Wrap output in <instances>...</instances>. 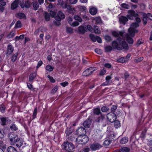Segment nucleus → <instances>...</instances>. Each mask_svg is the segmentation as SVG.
Wrapping results in <instances>:
<instances>
[{"mask_svg":"<svg viewBox=\"0 0 152 152\" xmlns=\"http://www.w3.org/2000/svg\"><path fill=\"white\" fill-rule=\"evenodd\" d=\"M123 32L122 31H114L112 33V35L117 38V42L113 41L112 43V46L114 48H115L118 50L123 49L128 50L129 47L127 44L124 41L125 39L130 44L133 43L134 41L130 37L128 34L126 36V38L123 36Z\"/></svg>","mask_w":152,"mask_h":152,"instance_id":"nucleus-1","label":"nucleus"},{"mask_svg":"<svg viewBox=\"0 0 152 152\" xmlns=\"http://www.w3.org/2000/svg\"><path fill=\"white\" fill-rule=\"evenodd\" d=\"M139 26V24L136 22L132 23L131 25V27L129 29V35L132 37H134L135 34L138 32V31L134 28Z\"/></svg>","mask_w":152,"mask_h":152,"instance_id":"nucleus-2","label":"nucleus"},{"mask_svg":"<svg viewBox=\"0 0 152 152\" xmlns=\"http://www.w3.org/2000/svg\"><path fill=\"white\" fill-rule=\"evenodd\" d=\"M62 145L64 149L68 152H72L74 151L75 147L72 143L66 142H64Z\"/></svg>","mask_w":152,"mask_h":152,"instance_id":"nucleus-3","label":"nucleus"},{"mask_svg":"<svg viewBox=\"0 0 152 152\" xmlns=\"http://www.w3.org/2000/svg\"><path fill=\"white\" fill-rule=\"evenodd\" d=\"M76 140L77 142L79 144H83L88 141L89 139L86 135H80L76 138Z\"/></svg>","mask_w":152,"mask_h":152,"instance_id":"nucleus-4","label":"nucleus"},{"mask_svg":"<svg viewBox=\"0 0 152 152\" xmlns=\"http://www.w3.org/2000/svg\"><path fill=\"white\" fill-rule=\"evenodd\" d=\"M9 141L12 145H14L15 142L18 138V135L14 132L10 133L8 135Z\"/></svg>","mask_w":152,"mask_h":152,"instance_id":"nucleus-5","label":"nucleus"},{"mask_svg":"<svg viewBox=\"0 0 152 152\" xmlns=\"http://www.w3.org/2000/svg\"><path fill=\"white\" fill-rule=\"evenodd\" d=\"M59 5L61 6L63 8H69V12L71 13V11H72V12L73 13V11H74V9L73 8H71L69 7V5L67 4L66 3H65L63 0H58Z\"/></svg>","mask_w":152,"mask_h":152,"instance_id":"nucleus-6","label":"nucleus"},{"mask_svg":"<svg viewBox=\"0 0 152 152\" xmlns=\"http://www.w3.org/2000/svg\"><path fill=\"white\" fill-rule=\"evenodd\" d=\"M96 70V67H90L85 70L83 73V76H87L91 75L94 71Z\"/></svg>","mask_w":152,"mask_h":152,"instance_id":"nucleus-7","label":"nucleus"},{"mask_svg":"<svg viewBox=\"0 0 152 152\" xmlns=\"http://www.w3.org/2000/svg\"><path fill=\"white\" fill-rule=\"evenodd\" d=\"M128 13L129 14L126 15V17L130 20H133V17H135L138 15L137 13H136L134 11L132 10H129L128 11Z\"/></svg>","mask_w":152,"mask_h":152,"instance_id":"nucleus-8","label":"nucleus"},{"mask_svg":"<svg viewBox=\"0 0 152 152\" xmlns=\"http://www.w3.org/2000/svg\"><path fill=\"white\" fill-rule=\"evenodd\" d=\"M107 118L110 122L112 123L115 121L116 117L114 113H110L107 115Z\"/></svg>","mask_w":152,"mask_h":152,"instance_id":"nucleus-9","label":"nucleus"},{"mask_svg":"<svg viewBox=\"0 0 152 152\" xmlns=\"http://www.w3.org/2000/svg\"><path fill=\"white\" fill-rule=\"evenodd\" d=\"M65 17L64 14L61 11H58L57 15L55 17L56 20L58 21H61V19H64Z\"/></svg>","mask_w":152,"mask_h":152,"instance_id":"nucleus-10","label":"nucleus"},{"mask_svg":"<svg viewBox=\"0 0 152 152\" xmlns=\"http://www.w3.org/2000/svg\"><path fill=\"white\" fill-rule=\"evenodd\" d=\"M21 3V1L19 0H15L11 4V9L14 10L17 8L19 4L20 5V3Z\"/></svg>","mask_w":152,"mask_h":152,"instance_id":"nucleus-11","label":"nucleus"},{"mask_svg":"<svg viewBox=\"0 0 152 152\" xmlns=\"http://www.w3.org/2000/svg\"><path fill=\"white\" fill-rule=\"evenodd\" d=\"M102 147V145L99 143H94L91 145L90 148L93 150H98Z\"/></svg>","mask_w":152,"mask_h":152,"instance_id":"nucleus-12","label":"nucleus"},{"mask_svg":"<svg viewBox=\"0 0 152 152\" xmlns=\"http://www.w3.org/2000/svg\"><path fill=\"white\" fill-rule=\"evenodd\" d=\"M77 134L80 135H85L86 130L85 128L83 127H80L76 130Z\"/></svg>","mask_w":152,"mask_h":152,"instance_id":"nucleus-13","label":"nucleus"},{"mask_svg":"<svg viewBox=\"0 0 152 152\" xmlns=\"http://www.w3.org/2000/svg\"><path fill=\"white\" fill-rule=\"evenodd\" d=\"M20 6L22 8H23L24 7L29 8L31 7V2L28 1H26L24 4L23 1H21V3H20Z\"/></svg>","mask_w":152,"mask_h":152,"instance_id":"nucleus-14","label":"nucleus"},{"mask_svg":"<svg viewBox=\"0 0 152 152\" xmlns=\"http://www.w3.org/2000/svg\"><path fill=\"white\" fill-rule=\"evenodd\" d=\"M92 122L91 118H88L83 123V126L86 128L89 127Z\"/></svg>","mask_w":152,"mask_h":152,"instance_id":"nucleus-15","label":"nucleus"},{"mask_svg":"<svg viewBox=\"0 0 152 152\" xmlns=\"http://www.w3.org/2000/svg\"><path fill=\"white\" fill-rule=\"evenodd\" d=\"M78 31L80 34H83L86 32L87 31L86 27V26H80L78 28Z\"/></svg>","mask_w":152,"mask_h":152,"instance_id":"nucleus-16","label":"nucleus"},{"mask_svg":"<svg viewBox=\"0 0 152 152\" xmlns=\"http://www.w3.org/2000/svg\"><path fill=\"white\" fill-rule=\"evenodd\" d=\"M15 143L16 146L18 148H20L22 146L23 141L22 139L18 137L16 140Z\"/></svg>","mask_w":152,"mask_h":152,"instance_id":"nucleus-17","label":"nucleus"},{"mask_svg":"<svg viewBox=\"0 0 152 152\" xmlns=\"http://www.w3.org/2000/svg\"><path fill=\"white\" fill-rule=\"evenodd\" d=\"M128 20V18L126 17L121 16L119 18V20L120 23L123 24L125 25L126 22Z\"/></svg>","mask_w":152,"mask_h":152,"instance_id":"nucleus-18","label":"nucleus"},{"mask_svg":"<svg viewBox=\"0 0 152 152\" xmlns=\"http://www.w3.org/2000/svg\"><path fill=\"white\" fill-rule=\"evenodd\" d=\"M8 118H7L4 117L0 118V123L2 125L4 126L6 124V122L8 121Z\"/></svg>","mask_w":152,"mask_h":152,"instance_id":"nucleus-19","label":"nucleus"},{"mask_svg":"<svg viewBox=\"0 0 152 152\" xmlns=\"http://www.w3.org/2000/svg\"><path fill=\"white\" fill-rule=\"evenodd\" d=\"M13 50L14 48L11 45H8L7 54V55L11 54L13 52Z\"/></svg>","mask_w":152,"mask_h":152,"instance_id":"nucleus-20","label":"nucleus"},{"mask_svg":"<svg viewBox=\"0 0 152 152\" xmlns=\"http://www.w3.org/2000/svg\"><path fill=\"white\" fill-rule=\"evenodd\" d=\"M7 152H17L16 149L12 146H10L8 147L7 149Z\"/></svg>","mask_w":152,"mask_h":152,"instance_id":"nucleus-21","label":"nucleus"},{"mask_svg":"<svg viewBox=\"0 0 152 152\" xmlns=\"http://www.w3.org/2000/svg\"><path fill=\"white\" fill-rule=\"evenodd\" d=\"M93 113L95 115H99L101 113L100 109L99 108H94L93 110Z\"/></svg>","mask_w":152,"mask_h":152,"instance_id":"nucleus-22","label":"nucleus"},{"mask_svg":"<svg viewBox=\"0 0 152 152\" xmlns=\"http://www.w3.org/2000/svg\"><path fill=\"white\" fill-rule=\"evenodd\" d=\"M93 31L95 33L97 34H99L101 32L99 28L96 25H94V26Z\"/></svg>","mask_w":152,"mask_h":152,"instance_id":"nucleus-23","label":"nucleus"},{"mask_svg":"<svg viewBox=\"0 0 152 152\" xmlns=\"http://www.w3.org/2000/svg\"><path fill=\"white\" fill-rule=\"evenodd\" d=\"M37 75V72H34V73H32L31 74H30V75H29V81L30 82L31 81H32L34 79V77L36 76Z\"/></svg>","mask_w":152,"mask_h":152,"instance_id":"nucleus-24","label":"nucleus"},{"mask_svg":"<svg viewBox=\"0 0 152 152\" xmlns=\"http://www.w3.org/2000/svg\"><path fill=\"white\" fill-rule=\"evenodd\" d=\"M89 12L92 15H94L96 14L97 10L96 8L93 7L90 9Z\"/></svg>","mask_w":152,"mask_h":152,"instance_id":"nucleus-25","label":"nucleus"},{"mask_svg":"<svg viewBox=\"0 0 152 152\" xmlns=\"http://www.w3.org/2000/svg\"><path fill=\"white\" fill-rule=\"evenodd\" d=\"M128 138L126 137H124L122 138L120 140V142L121 144H124L126 143L128 141Z\"/></svg>","mask_w":152,"mask_h":152,"instance_id":"nucleus-26","label":"nucleus"},{"mask_svg":"<svg viewBox=\"0 0 152 152\" xmlns=\"http://www.w3.org/2000/svg\"><path fill=\"white\" fill-rule=\"evenodd\" d=\"M113 122L115 128H118L121 126V124L119 121L115 120Z\"/></svg>","mask_w":152,"mask_h":152,"instance_id":"nucleus-27","label":"nucleus"},{"mask_svg":"<svg viewBox=\"0 0 152 152\" xmlns=\"http://www.w3.org/2000/svg\"><path fill=\"white\" fill-rule=\"evenodd\" d=\"M146 14L145 13H143V24L145 25L147 22V18L146 17Z\"/></svg>","mask_w":152,"mask_h":152,"instance_id":"nucleus-28","label":"nucleus"},{"mask_svg":"<svg viewBox=\"0 0 152 152\" xmlns=\"http://www.w3.org/2000/svg\"><path fill=\"white\" fill-rule=\"evenodd\" d=\"M18 55V53H16L12 55L11 58V60L12 62H14L16 61Z\"/></svg>","mask_w":152,"mask_h":152,"instance_id":"nucleus-29","label":"nucleus"},{"mask_svg":"<svg viewBox=\"0 0 152 152\" xmlns=\"http://www.w3.org/2000/svg\"><path fill=\"white\" fill-rule=\"evenodd\" d=\"M54 69V68L53 66L49 65H47L46 67V69L49 72L52 71Z\"/></svg>","mask_w":152,"mask_h":152,"instance_id":"nucleus-30","label":"nucleus"},{"mask_svg":"<svg viewBox=\"0 0 152 152\" xmlns=\"http://www.w3.org/2000/svg\"><path fill=\"white\" fill-rule=\"evenodd\" d=\"M94 20L96 23H100L101 22V19L100 17H97L94 18Z\"/></svg>","mask_w":152,"mask_h":152,"instance_id":"nucleus-31","label":"nucleus"},{"mask_svg":"<svg viewBox=\"0 0 152 152\" xmlns=\"http://www.w3.org/2000/svg\"><path fill=\"white\" fill-rule=\"evenodd\" d=\"M17 17L19 18H24L26 17V16L24 13H19L17 14Z\"/></svg>","mask_w":152,"mask_h":152,"instance_id":"nucleus-32","label":"nucleus"},{"mask_svg":"<svg viewBox=\"0 0 152 152\" xmlns=\"http://www.w3.org/2000/svg\"><path fill=\"white\" fill-rule=\"evenodd\" d=\"M44 17L46 21H48L50 19V15L47 12H45Z\"/></svg>","mask_w":152,"mask_h":152,"instance_id":"nucleus-33","label":"nucleus"},{"mask_svg":"<svg viewBox=\"0 0 152 152\" xmlns=\"http://www.w3.org/2000/svg\"><path fill=\"white\" fill-rule=\"evenodd\" d=\"M121 150L122 152H129L130 151V149L126 147H123L121 148Z\"/></svg>","mask_w":152,"mask_h":152,"instance_id":"nucleus-34","label":"nucleus"},{"mask_svg":"<svg viewBox=\"0 0 152 152\" xmlns=\"http://www.w3.org/2000/svg\"><path fill=\"white\" fill-rule=\"evenodd\" d=\"M72 131L70 129L67 128L66 131V137H67L69 136L71 134Z\"/></svg>","mask_w":152,"mask_h":152,"instance_id":"nucleus-35","label":"nucleus"},{"mask_svg":"<svg viewBox=\"0 0 152 152\" xmlns=\"http://www.w3.org/2000/svg\"><path fill=\"white\" fill-rule=\"evenodd\" d=\"M21 26L22 25L20 21V20H18L16 23L15 28H20L21 27Z\"/></svg>","mask_w":152,"mask_h":152,"instance_id":"nucleus-36","label":"nucleus"},{"mask_svg":"<svg viewBox=\"0 0 152 152\" xmlns=\"http://www.w3.org/2000/svg\"><path fill=\"white\" fill-rule=\"evenodd\" d=\"M86 27L87 31L88 30L89 31L91 32L93 31V29L91 25H88L86 26Z\"/></svg>","mask_w":152,"mask_h":152,"instance_id":"nucleus-37","label":"nucleus"},{"mask_svg":"<svg viewBox=\"0 0 152 152\" xmlns=\"http://www.w3.org/2000/svg\"><path fill=\"white\" fill-rule=\"evenodd\" d=\"M121 6L122 7L126 9H129L130 8L129 6L126 3L122 4Z\"/></svg>","mask_w":152,"mask_h":152,"instance_id":"nucleus-38","label":"nucleus"},{"mask_svg":"<svg viewBox=\"0 0 152 152\" xmlns=\"http://www.w3.org/2000/svg\"><path fill=\"white\" fill-rule=\"evenodd\" d=\"M10 128L12 130H17L18 129V128L14 124H12L10 126Z\"/></svg>","mask_w":152,"mask_h":152,"instance_id":"nucleus-39","label":"nucleus"},{"mask_svg":"<svg viewBox=\"0 0 152 152\" xmlns=\"http://www.w3.org/2000/svg\"><path fill=\"white\" fill-rule=\"evenodd\" d=\"M5 110V106L3 104L0 105V111L2 113L4 112Z\"/></svg>","mask_w":152,"mask_h":152,"instance_id":"nucleus-40","label":"nucleus"},{"mask_svg":"<svg viewBox=\"0 0 152 152\" xmlns=\"http://www.w3.org/2000/svg\"><path fill=\"white\" fill-rule=\"evenodd\" d=\"M109 110V108L106 106H103L101 108V110L103 112H107Z\"/></svg>","mask_w":152,"mask_h":152,"instance_id":"nucleus-41","label":"nucleus"},{"mask_svg":"<svg viewBox=\"0 0 152 152\" xmlns=\"http://www.w3.org/2000/svg\"><path fill=\"white\" fill-rule=\"evenodd\" d=\"M33 6L35 10H37L39 7V5L37 2H35L33 3Z\"/></svg>","mask_w":152,"mask_h":152,"instance_id":"nucleus-42","label":"nucleus"},{"mask_svg":"<svg viewBox=\"0 0 152 152\" xmlns=\"http://www.w3.org/2000/svg\"><path fill=\"white\" fill-rule=\"evenodd\" d=\"M74 18L76 20L80 22H81L82 21V19L79 16L77 15H75L74 16Z\"/></svg>","mask_w":152,"mask_h":152,"instance_id":"nucleus-43","label":"nucleus"},{"mask_svg":"<svg viewBox=\"0 0 152 152\" xmlns=\"http://www.w3.org/2000/svg\"><path fill=\"white\" fill-rule=\"evenodd\" d=\"M37 108H35L34 111L33 115L32 116L33 119H34L35 118L36 116L37 115Z\"/></svg>","mask_w":152,"mask_h":152,"instance_id":"nucleus-44","label":"nucleus"},{"mask_svg":"<svg viewBox=\"0 0 152 152\" xmlns=\"http://www.w3.org/2000/svg\"><path fill=\"white\" fill-rule=\"evenodd\" d=\"M89 37L94 42L96 41V36L95 37L92 34H90Z\"/></svg>","mask_w":152,"mask_h":152,"instance_id":"nucleus-45","label":"nucleus"},{"mask_svg":"<svg viewBox=\"0 0 152 152\" xmlns=\"http://www.w3.org/2000/svg\"><path fill=\"white\" fill-rule=\"evenodd\" d=\"M111 142V141L110 140H107L104 141V145L107 146L110 144Z\"/></svg>","mask_w":152,"mask_h":152,"instance_id":"nucleus-46","label":"nucleus"},{"mask_svg":"<svg viewBox=\"0 0 152 152\" xmlns=\"http://www.w3.org/2000/svg\"><path fill=\"white\" fill-rule=\"evenodd\" d=\"M112 49V47L110 46H106L105 48V50L106 52H109L111 51Z\"/></svg>","mask_w":152,"mask_h":152,"instance_id":"nucleus-47","label":"nucleus"},{"mask_svg":"<svg viewBox=\"0 0 152 152\" xmlns=\"http://www.w3.org/2000/svg\"><path fill=\"white\" fill-rule=\"evenodd\" d=\"M15 35V32L14 31H11L8 35V37L11 38L14 36Z\"/></svg>","mask_w":152,"mask_h":152,"instance_id":"nucleus-48","label":"nucleus"},{"mask_svg":"<svg viewBox=\"0 0 152 152\" xmlns=\"http://www.w3.org/2000/svg\"><path fill=\"white\" fill-rule=\"evenodd\" d=\"M66 31L67 32L70 33H72L73 32L72 29L71 27H67Z\"/></svg>","mask_w":152,"mask_h":152,"instance_id":"nucleus-49","label":"nucleus"},{"mask_svg":"<svg viewBox=\"0 0 152 152\" xmlns=\"http://www.w3.org/2000/svg\"><path fill=\"white\" fill-rule=\"evenodd\" d=\"M58 89V86H56L52 90L51 93H55L57 91Z\"/></svg>","mask_w":152,"mask_h":152,"instance_id":"nucleus-50","label":"nucleus"},{"mask_svg":"<svg viewBox=\"0 0 152 152\" xmlns=\"http://www.w3.org/2000/svg\"><path fill=\"white\" fill-rule=\"evenodd\" d=\"M135 20L136 22V23H138V24H139V23H140L141 22V20L140 18L139 17V15L137 17H135Z\"/></svg>","mask_w":152,"mask_h":152,"instance_id":"nucleus-51","label":"nucleus"},{"mask_svg":"<svg viewBox=\"0 0 152 152\" xmlns=\"http://www.w3.org/2000/svg\"><path fill=\"white\" fill-rule=\"evenodd\" d=\"M48 77L50 81L51 82L54 83L55 82V80L52 77L50 76L49 75H48Z\"/></svg>","mask_w":152,"mask_h":152,"instance_id":"nucleus-52","label":"nucleus"},{"mask_svg":"<svg viewBox=\"0 0 152 152\" xmlns=\"http://www.w3.org/2000/svg\"><path fill=\"white\" fill-rule=\"evenodd\" d=\"M106 72V70L103 69L99 73V75H104Z\"/></svg>","mask_w":152,"mask_h":152,"instance_id":"nucleus-53","label":"nucleus"},{"mask_svg":"<svg viewBox=\"0 0 152 152\" xmlns=\"http://www.w3.org/2000/svg\"><path fill=\"white\" fill-rule=\"evenodd\" d=\"M105 39L107 41H110L111 40V37L108 35H106L105 36Z\"/></svg>","mask_w":152,"mask_h":152,"instance_id":"nucleus-54","label":"nucleus"},{"mask_svg":"<svg viewBox=\"0 0 152 152\" xmlns=\"http://www.w3.org/2000/svg\"><path fill=\"white\" fill-rule=\"evenodd\" d=\"M118 62L120 63H124L125 62V59L124 58H121L118 60Z\"/></svg>","mask_w":152,"mask_h":152,"instance_id":"nucleus-55","label":"nucleus"},{"mask_svg":"<svg viewBox=\"0 0 152 152\" xmlns=\"http://www.w3.org/2000/svg\"><path fill=\"white\" fill-rule=\"evenodd\" d=\"M50 14L51 16L53 17L56 15V12L55 11H50Z\"/></svg>","mask_w":152,"mask_h":152,"instance_id":"nucleus-56","label":"nucleus"},{"mask_svg":"<svg viewBox=\"0 0 152 152\" xmlns=\"http://www.w3.org/2000/svg\"><path fill=\"white\" fill-rule=\"evenodd\" d=\"M68 140L70 141H72L75 139V138L73 136H69L67 137Z\"/></svg>","mask_w":152,"mask_h":152,"instance_id":"nucleus-57","label":"nucleus"},{"mask_svg":"<svg viewBox=\"0 0 152 152\" xmlns=\"http://www.w3.org/2000/svg\"><path fill=\"white\" fill-rule=\"evenodd\" d=\"M68 22L69 23V24L71 25V24H72V22H73V19H72V18H71V17H69L68 18Z\"/></svg>","mask_w":152,"mask_h":152,"instance_id":"nucleus-58","label":"nucleus"},{"mask_svg":"<svg viewBox=\"0 0 152 152\" xmlns=\"http://www.w3.org/2000/svg\"><path fill=\"white\" fill-rule=\"evenodd\" d=\"M68 84V83L66 81L64 82L61 83H60V85L64 87H65L67 86Z\"/></svg>","mask_w":152,"mask_h":152,"instance_id":"nucleus-59","label":"nucleus"},{"mask_svg":"<svg viewBox=\"0 0 152 152\" xmlns=\"http://www.w3.org/2000/svg\"><path fill=\"white\" fill-rule=\"evenodd\" d=\"M104 66L107 68H110L112 67L111 65L109 63H106L104 65Z\"/></svg>","mask_w":152,"mask_h":152,"instance_id":"nucleus-60","label":"nucleus"},{"mask_svg":"<svg viewBox=\"0 0 152 152\" xmlns=\"http://www.w3.org/2000/svg\"><path fill=\"white\" fill-rule=\"evenodd\" d=\"M117 108V106L116 105H113L112 107L111 108V110L112 112H114L116 110Z\"/></svg>","mask_w":152,"mask_h":152,"instance_id":"nucleus-61","label":"nucleus"},{"mask_svg":"<svg viewBox=\"0 0 152 152\" xmlns=\"http://www.w3.org/2000/svg\"><path fill=\"white\" fill-rule=\"evenodd\" d=\"M72 23V24H71V26H77L79 24V23L77 21L73 22Z\"/></svg>","mask_w":152,"mask_h":152,"instance_id":"nucleus-62","label":"nucleus"},{"mask_svg":"<svg viewBox=\"0 0 152 152\" xmlns=\"http://www.w3.org/2000/svg\"><path fill=\"white\" fill-rule=\"evenodd\" d=\"M146 17L147 18L150 20H152V15L151 13H148L147 14H146Z\"/></svg>","mask_w":152,"mask_h":152,"instance_id":"nucleus-63","label":"nucleus"},{"mask_svg":"<svg viewBox=\"0 0 152 152\" xmlns=\"http://www.w3.org/2000/svg\"><path fill=\"white\" fill-rule=\"evenodd\" d=\"M89 148H87L82 150L80 152H89Z\"/></svg>","mask_w":152,"mask_h":152,"instance_id":"nucleus-64","label":"nucleus"}]
</instances>
